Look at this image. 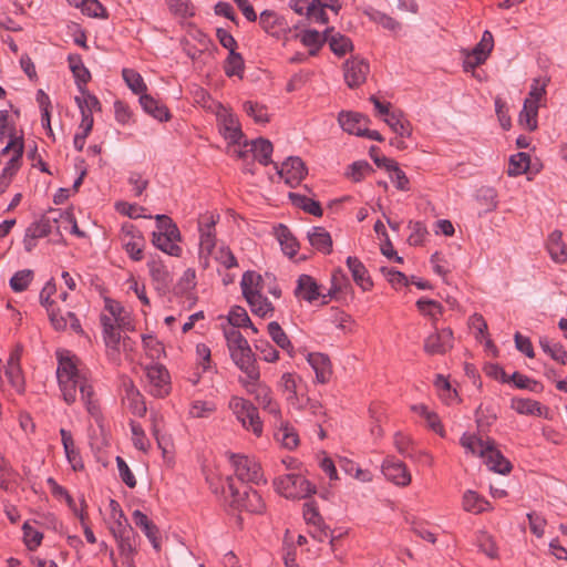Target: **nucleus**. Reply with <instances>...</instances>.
Segmentation results:
<instances>
[{"mask_svg": "<svg viewBox=\"0 0 567 567\" xmlns=\"http://www.w3.org/2000/svg\"><path fill=\"white\" fill-rule=\"evenodd\" d=\"M262 278L259 274L248 270L244 272L240 281L243 296L247 298L249 293H257L262 290Z\"/></svg>", "mask_w": 567, "mask_h": 567, "instance_id": "nucleus-41", "label": "nucleus"}, {"mask_svg": "<svg viewBox=\"0 0 567 567\" xmlns=\"http://www.w3.org/2000/svg\"><path fill=\"white\" fill-rule=\"evenodd\" d=\"M275 234H276V237L281 246L284 254L287 255L288 257L292 258L297 254V250L299 248V243L296 239V237L292 235L290 229L286 225L279 224L275 228Z\"/></svg>", "mask_w": 567, "mask_h": 567, "instance_id": "nucleus-29", "label": "nucleus"}, {"mask_svg": "<svg viewBox=\"0 0 567 567\" xmlns=\"http://www.w3.org/2000/svg\"><path fill=\"white\" fill-rule=\"evenodd\" d=\"M101 323L103 327V340L107 348L118 351L121 342V333L117 327L113 323L112 319L107 316L101 317Z\"/></svg>", "mask_w": 567, "mask_h": 567, "instance_id": "nucleus-34", "label": "nucleus"}, {"mask_svg": "<svg viewBox=\"0 0 567 567\" xmlns=\"http://www.w3.org/2000/svg\"><path fill=\"white\" fill-rule=\"evenodd\" d=\"M538 104L532 99H525L523 110L519 113V123L524 124L528 131L537 128Z\"/></svg>", "mask_w": 567, "mask_h": 567, "instance_id": "nucleus-38", "label": "nucleus"}, {"mask_svg": "<svg viewBox=\"0 0 567 567\" xmlns=\"http://www.w3.org/2000/svg\"><path fill=\"white\" fill-rule=\"evenodd\" d=\"M434 385L440 391V395L446 403L450 404L457 398L456 391H452L451 383L444 375L437 374L434 381Z\"/></svg>", "mask_w": 567, "mask_h": 567, "instance_id": "nucleus-55", "label": "nucleus"}, {"mask_svg": "<svg viewBox=\"0 0 567 567\" xmlns=\"http://www.w3.org/2000/svg\"><path fill=\"white\" fill-rule=\"evenodd\" d=\"M150 275L158 291L166 292L173 281L172 275L167 267L159 259L152 258L147 262Z\"/></svg>", "mask_w": 567, "mask_h": 567, "instance_id": "nucleus-19", "label": "nucleus"}, {"mask_svg": "<svg viewBox=\"0 0 567 567\" xmlns=\"http://www.w3.org/2000/svg\"><path fill=\"white\" fill-rule=\"evenodd\" d=\"M136 537H137L136 532H133L131 534L124 535V536L115 539L117 543L120 555L136 554V551H137Z\"/></svg>", "mask_w": 567, "mask_h": 567, "instance_id": "nucleus-61", "label": "nucleus"}, {"mask_svg": "<svg viewBox=\"0 0 567 567\" xmlns=\"http://www.w3.org/2000/svg\"><path fill=\"white\" fill-rule=\"evenodd\" d=\"M509 381H513L515 386L518 389H527L533 392H538L542 389V385L539 382L519 373L514 372L509 378Z\"/></svg>", "mask_w": 567, "mask_h": 567, "instance_id": "nucleus-64", "label": "nucleus"}, {"mask_svg": "<svg viewBox=\"0 0 567 567\" xmlns=\"http://www.w3.org/2000/svg\"><path fill=\"white\" fill-rule=\"evenodd\" d=\"M228 321L234 329L245 328L250 323V318L243 307L235 306L229 311Z\"/></svg>", "mask_w": 567, "mask_h": 567, "instance_id": "nucleus-58", "label": "nucleus"}, {"mask_svg": "<svg viewBox=\"0 0 567 567\" xmlns=\"http://www.w3.org/2000/svg\"><path fill=\"white\" fill-rule=\"evenodd\" d=\"M303 518L308 525L320 527L323 523L315 502L308 501L303 504Z\"/></svg>", "mask_w": 567, "mask_h": 567, "instance_id": "nucleus-63", "label": "nucleus"}, {"mask_svg": "<svg viewBox=\"0 0 567 567\" xmlns=\"http://www.w3.org/2000/svg\"><path fill=\"white\" fill-rule=\"evenodd\" d=\"M82 11L93 18L106 19L109 17L106 8L97 0H83Z\"/></svg>", "mask_w": 567, "mask_h": 567, "instance_id": "nucleus-60", "label": "nucleus"}, {"mask_svg": "<svg viewBox=\"0 0 567 567\" xmlns=\"http://www.w3.org/2000/svg\"><path fill=\"white\" fill-rule=\"evenodd\" d=\"M130 426L134 446L140 451L146 452L150 447V441L147 440L143 427L140 423L134 421L130 423Z\"/></svg>", "mask_w": 567, "mask_h": 567, "instance_id": "nucleus-56", "label": "nucleus"}, {"mask_svg": "<svg viewBox=\"0 0 567 567\" xmlns=\"http://www.w3.org/2000/svg\"><path fill=\"white\" fill-rule=\"evenodd\" d=\"M42 217L44 219H49V224L53 228L59 230L61 226L66 228V226L64 225L65 221H72V212H70V210H61V209H50Z\"/></svg>", "mask_w": 567, "mask_h": 567, "instance_id": "nucleus-51", "label": "nucleus"}, {"mask_svg": "<svg viewBox=\"0 0 567 567\" xmlns=\"http://www.w3.org/2000/svg\"><path fill=\"white\" fill-rule=\"evenodd\" d=\"M539 346L542 350L547 353L553 360L566 364L567 352L559 342H554L547 337L539 338Z\"/></svg>", "mask_w": 567, "mask_h": 567, "instance_id": "nucleus-40", "label": "nucleus"}, {"mask_svg": "<svg viewBox=\"0 0 567 567\" xmlns=\"http://www.w3.org/2000/svg\"><path fill=\"white\" fill-rule=\"evenodd\" d=\"M530 164V157L527 153L519 152L509 157L507 173L509 176L522 175L527 172Z\"/></svg>", "mask_w": 567, "mask_h": 567, "instance_id": "nucleus-43", "label": "nucleus"}, {"mask_svg": "<svg viewBox=\"0 0 567 567\" xmlns=\"http://www.w3.org/2000/svg\"><path fill=\"white\" fill-rule=\"evenodd\" d=\"M370 71L369 63L360 58H352L343 65L344 80L350 89L360 86L365 82Z\"/></svg>", "mask_w": 567, "mask_h": 567, "instance_id": "nucleus-14", "label": "nucleus"}, {"mask_svg": "<svg viewBox=\"0 0 567 567\" xmlns=\"http://www.w3.org/2000/svg\"><path fill=\"white\" fill-rule=\"evenodd\" d=\"M332 30V28H328L323 31L322 34L313 29L305 30L300 34V41L305 47H308L310 49L309 53L311 55H316L321 49V47L326 43L327 34L331 33Z\"/></svg>", "mask_w": 567, "mask_h": 567, "instance_id": "nucleus-30", "label": "nucleus"}, {"mask_svg": "<svg viewBox=\"0 0 567 567\" xmlns=\"http://www.w3.org/2000/svg\"><path fill=\"white\" fill-rule=\"evenodd\" d=\"M462 505L464 511L480 514L488 508L489 503L476 492L468 489L463 495Z\"/></svg>", "mask_w": 567, "mask_h": 567, "instance_id": "nucleus-39", "label": "nucleus"}, {"mask_svg": "<svg viewBox=\"0 0 567 567\" xmlns=\"http://www.w3.org/2000/svg\"><path fill=\"white\" fill-rule=\"evenodd\" d=\"M228 406L245 430L251 432L257 437L262 435L264 424L258 409L252 402L240 396H233L229 400Z\"/></svg>", "mask_w": 567, "mask_h": 567, "instance_id": "nucleus-3", "label": "nucleus"}, {"mask_svg": "<svg viewBox=\"0 0 567 567\" xmlns=\"http://www.w3.org/2000/svg\"><path fill=\"white\" fill-rule=\"evenodd\" d=\"M511 406L518 414L547 417L548 409L542 405L538 401L532 399L514 398Z\"/></svg>", "mask_w": 567, "mask_h": 567, "instance_id": "nucleus-27", "label": "nucleus"}, {"mask_svg": "<svg viewBox=\"0 0 567 567\" xmlns=\"http://www.w3.org/2000/svg\"><path fill=\"white\" fill-rule=\"evenodd\" d=\"M60 435L65 452V456L72 470L75 472L82 471L84 468V464L80 455V452L75 449L71 432L65 429H61Z\"/></svg>", "mask_w": 567, "mask_h": 567, "instance_id": "nucleus-22", "label": "nucleus"}, {"mask_svg": "<svg viewBox=\"0 0 567 567\" xmlns=\"http://www.w3.org/2000/svg\"><path fill=\"white\" fill-rule=\"evenodd\" d=\"M244 110L256 123L265 124L269 121L265 106L258 103L247 101L244 103Z\"/></svg>", "mask_w": 567, "mask_h": 567, "instance_id": "nucleus-59", "label": "nucleus"}, {"mask_svg": "<svg viewBox=\"0 0 567 567\" xmlns=\"http://www.w3.org/2000/svg\"><path fill=\"white\" fill-rule=\"evenodd\" d=\"M23 539L29 550H35L43 539L42 533L34 529L29 523L23 524Z\"/></svg>", "mask_w": 567, "mask_h": 567, "instance_id": "nucleus-53", "label": "nucleus"}, {"mask_svg": "<svg viewBox=\"0 0 567 567\" xmlns=\"http://www.w3.org/2000/svg\"><path fill=\"white\" fill-rule=\"evenodd\" d=\"M249 295L250 296H247V298L245 299L248 302L250 310L254 315L261 318L272 316L275 308L272 303L268 300V298L262 295L261 291Z\"/></svg>", "mask_w": 567, "mask_h": 567, "instance_id": "nucleus-32", "label": "nucleus"}, {"mask_svg": "<svg viewBox=\"0 0 567 567\" xmlns=\"http://www.w3.org/2000/svg\"><path fill=\"white\" fill-rule=\"evenodd\" d=\"M288 197L296 207L303 209L306 213L316 217L322 216L323 210L319 202L298 193H289Z\"/></svg>", "mask_w": 567, "mask_h": 567, "instance_id": "nucleus-37", "label": "nucleus"}, {"mask_svg": "<svg viewBox=\"0 0 567 567\" xmlns=\"http://www.w3.org/2000/svg\"><path fill=\"white\" fill-rule=\"evenodd\" d=\"M372 172L373 168L367 161H357L349 165L346 175L353 182L358 183Z\"/></svg>", "mask_w": 567, "mask_h": 567, "instance_id": "nucleus-47", "label": "nucleus"}, {"mask_svg": "<svg viewBox=\"0 0 567 567\" xmlns=\"http://www.w3.org/2000/svg\"><path fill=\"white\" fill-rule=\"evenodd\" d=\"M416 307L423 315L431 317L434 321L436 320V315H441L443 311L440 302L426 298L419 299Z\"/></svg>", "mask_w": 567, "mask_h": 567, "instance_id": "nucleus-54", "label": "nucleus"}, {"mask_svg": "<svg viewBox=\"0 0 567 567\" xmlns=\"http://www.w3.org/2000/svg\"><path fill=\"white\" fill-rule=\"evenodd\" d=\"M347 266L352 275L354 282L363 290L368 291L372 288L373 282L369 276L365 266L359 258L349 256L347 258Z\"/></svg>", "mask_w": 567, "mask_h": 567, "instance_id": "nucleus-21", "label": "nucleus"}, {"mask_svg": "<svg viewBox=\"0 0 567 567\" xmlns=\"http://www.w3.org/2000/svg\"><path fill=\"white\" fill-rule=\"evenodd\" d=\"M140 104L145 113L161 122H166L171 118L167 107L159 101L155 100L152 95L146 93L142 94L140 96Z\"/></svg>", "mask_w": 567, "mask_h": 567, "instance_id": "nucleus-25", "label": "nucleus"}, {"mask_svg": "<svg viewBox=\"0 0 567 567\" xmlns=\"http://www.w3.org/2000/svg\"><path fill=\"white\" fill-rule=\"evenodd\" d=\"M137 238L134 239H125L122 238L123 248L130 258L134 261H140L143 259V250L145 247V239L143 235H136Z\"/></svg>", "mask_w": 567, "mask_h": 567, "instance_id": "nucleus-44", "label": "nucleus"}, {"mask_svg": "<svg viewBox=\"0 0 567 567\" xmlns=\"http://www.w3.org/2000/svg\"><path fill=\"white\" fill-rule=\"evenodd\" d=\"M244 59L240 53L231 51L224 64V71L227 76H239L243 78L244 73Z\"/></svg>", "mask_w": 567, "mask_h": 567, "instance_id": "nucleus-45", "label": "nucleus"}, {"mask_svg": "<svg viewBox=\"0 0 567 567\" xmlns=\"http://www.w3.org/2000/svg\"><path fill=\"white\" fill-rule=\"evenodd\" d=\"M69 68L73 73L75 83L80 92H85V85L91 80V73L87 68L83 64L80 54H69L68 56Z\"/></svg>", "mask_w": 567, "mask_h": 567, "instance_id": "nucleus-24", "label": "nucleus"}, {"mask_svg": "<svg viewBox=\"0 0 567 567\" xmlns=\"http://www.w3.org/2000/svg\"><path fill=\"white\" fill-rule=\"evenodd\" d=\"M384 122L390 126V128L401 137L410 136L412 133V127L410 122L404 117L403 113L400 111H393L391 114H388L384 117Z\"/></svg>", "mask_w": 567, "mask_h": 567, "instance_id": "nucleus-36", "label": "nucleus"}, {"mask_svg": "<svg viewBox=\"0 0 567 567\" xmlns=\"http://www.w3.org/2000/svg\"><path fill=\"white\" fill-rule=\"evenodd\" d=\"M307 236L310 245L318 251L324 255L332 251V238L323 227H312Z\"/></svg>", "mask_w": 567, "mask_h": 567, "instance_id": "nucleus-28", "label": "nucleus"}, {"mask_svg": "<svg viewBox=\"0 0 567 567\" xmlns=\"http://www.w3.org/2000/svg\"><path fill=\"white\" fill-rule=\"evenodd\" d=\"M338 122L343 131L360 136L370 121L361 113L341 111L338 115Z\"/></svg>", "mask_w": 567, "mask_h": 567, "instance_id": "nucleus-18", "label": "nucleus"}, {"mask_svg": "<svg viewBox=\"0 0 567 567\" xmlns=\"http://www.w3.org/2000/svg\"><path fill=\"white\" fill-rule=\"evenodd\" d=\"M225 338L229 352L250 347L247 339L237 329L225 330Z\"/></svg>", "mask_w": 567, "mask_h": 567, "instance_id": "nucleus-50", "label": "nucleus"}, {"mask_svg": "<svg viewBox=\"0 0 567 567\" xmlns=\"http://www.w3.org/2000/svg\"><path fill=\"white\" fill-rule=\"evenodd\" d=\"M453 339L451 328L436 329L424 340L423 349L430 355L445 354L453 348Z\"/></svg>", "mask_w": 567, "mask_h": 567, "instance_id": "nucleus-12", "label": "nucleus"}, {"mask_svg": "<svg viewBox=\"0 0 567 567\" xmlns=\"http://www.w3.org/2000/svg\"><path fill=\"white\" fill-rule=\"evenodd\" d=\"M276 491L286 498H306L316 493V487L299 474H287L274 481Z\"/></svg>", "mask_w": 567, "mask_h": 567, "instance_id": "nucleus-4", "label": "nucleus"}, {"mask_svg": "<svg viewBox=\"0 0 567 567\" xmlns=\"http://www.w3.org/2000/svg\"><path fill=\"white\" fill-rule=\"evenodd\" d=\"M365 14L370 18V20L381 24L386 30L395 31L401 28L400 22L379 10L371 9L365 11Z\"/></svg>", "mask_w": 567, "mask_h": 567, "instance_id": "nucleus-48", "label": "nucleus"}, {"mask_svg": "<svg viewBox=\"0 0 567 567\" xmlns=\"http://www.w3.org/2000/svg\"><path fill=\"white\" fill-rule=\"evenodd\" d=\"M267 330L272 341L292 357L293 346L281 326L277 321H271L268 323Z\"/></svg>", "mask_w": 567, "mask_h": 567, "instance_id": "nucleus-35", "label": "nucleus"}, {"mask_svg": "<svg viewBox=\"0 0 567 567\" xmlns=\"http://www.w3.org/2000/svg\"><path fill=\"white\" fill-rule=\"evenodd\" d=\"M230 463L235 471L236 477L243 483L260 484L266 482L261 472L260 464L248 456L231 454Z\"/></svg>", "mask_w": 567, "mask_h": 567, "instance_id": "nucleus-7", "label": "nucleus"}, {"mask_svg": "<svg viewBox=\"0 0 567 567\" xmlns=\"http://www.w3.org/2000/svg\"><path fill=\"white\" fill-rule=\"evenodd\" d=\"M278 175L285 179L290 187H296L307 175V168L300 157H288L279 167L275 164Z\"/></svg>", "mask_w": 567, "mask_h": 567, "instance_id": "nucleus-11", "label": "nucleus"}, {"mask_svg": "<svg viewBox=\"0 0 567 567\" xmlns=\"http://www.w3.org/2000/svg\"><path fill=\"white\" fill-rule=\"evenodd\" d=\"M326 7L327 3H323V1L312 0L307 4V16L315 22L326 24L329 21L328 14L324 11Z\"/></svg>", "mask_w": 567, "mask_h": 567, "instance_id": "nucleus-49", "label": "nucleus"}, {"mask_svg": "<svg viewBox=\"0 0 567 567\" xmlns=\"http://www.w3.org/2000/svg\"><path fill=\"white\" fill-rule=\"evenodd\" d=\"M33 278V272L29 269L17 271L10 279V287L16 292L24 291Z\"/></svg>", "mask_w": 567, "mask_h": 567, "instance_id": "nucleus-52", "label": "nucleus"}, {"mask_svg": "<svg viewBox=\"0 0 567 567\" xmlns=\"http://www.w3.org/2000/svg\"><path fill=\"white\" fill-rule=\"evenodd\" d=\"M122 75H123V79H124L125 83L127 84V86L135 94H140V96L142 94H144V92L146 91V85L144 83L143 78L141 76V74L138 72H136L133 69H123Z\"/></svg>", "mask_w": 567, "mask_h": 567, "instance_id": "nucleus-46", "label": "nucleus"}, {"mask_svg": "<svg viewBox=\"0 0 567 567\" xmlns=\"http://www.w3.org/2000/svg\"><path fill=\"white\" fill-rule=\"evenodd\" d=\"M227 487L233 498V504L238 508H244L250 513H264L266 505L260 494L251 487H245L240 492L234 484L233 477H227Z\"/></svg>", "mask_w": 567, "mask_h": 567, "instance_id": "nucleus-5", "label": "nucleus"}, {"mask_svg": "<svg viewBox=\"0 0 567 567\" xmlns=\"http://www.w3.org/2000/svg\"><path fill=\"white\" fill-rule=\"evenodd\" d=\"M326 42L329 43L331 51L338 56H342L352 50L351 40L341 33H334L331 35L328 33Z\"/></svg>", "mask_w": 567, "mask_h": 567, "instance_id": "nucleus-42", "label": "nucleus"}, {"mask_svg": "<svg viewBox=\"0 0 567 567\" xmlns=\"http://www.w3.org/2000/svg\"><path fill=\"white\" fill-rule=\"evenodd\" d=\"M53 227L49 224V219L41 217L38 221L32 223L25 230L23 238L24 249L30 252L37 246L39 238L47 237L53 231Z\"/></svg>", "mask_w": 567, "mask_h": 567, "instance_id": "nucleus-17", "label": "nucleus"}, {"mask_svg": "<svg viewBox=\"0 0 567 567\" xmlns=\"http://www.w3.org/2000/svg\"><path fill=\"white\" fill-rule=\"evenodd\" d=\"M308 363L316 372V379L319 383H326L331 375V363L327 354L313 352L308 354Z\"/></svg>", "mask_w": 567, "mask_h": 567, "instance_id": "nucleus-23", "label": "nucleus"}, {"mask_svg": "<svg viewBox=\"0 0 567 567\" xmlns=\"http://www.w3.org/2000/svg\"><path fill=\"white\" fill-rule=\"evenodd\" d=\"M259 24L264 31L275 38H280L286 30V22L282 17L271 10H264L259 17Z\"/></svg>", "mask_w": 567, "mask_h": 567, "instance_id": "nucleus-20", "label": "nucleus"}, {"mask_svg": "<svg viewBox=\"0 0 567 567\" xmlns=\"http://www.w3.org/2000/svg\"><path fill=\"white\" fill-rule=\"evenodd\" d=\"M220 131L223 132L225 138L233 144H238L244 137L239 121L231 113L223 115Z\"/></svg>", "mask_w": 567, "mask_h": 567, "instance_id": "nucleus-31", "label": "nucleus"}, {"mask_svg": "<svg viewBox=\"0 0 567 567\" xmlns=\"http://www.w3.org/2000/svg\"><path fill=\"white\" fill-rule=\"evenodd\" d=\"M478 456L484 458L486 466L495 473L506 475L512 471L511 462L495 446V442L491 439H487V446L478 451Z\"/></svg>", "mask_w": 567, "mask_h": 567, "instance_id": "nucleus-10", "label": "nucleus"}, {"mask_svg": "<svg viewBox=\"0 0 567 567\" xmlns=\"http://www.w3.org/2000/svg\"><path fill=\"white\" fill-rule=\"evenodd\" d=\"M245 147L249 146L247 150H240L237 152V156L241 159H246L249 153H252L254 159L258 161L261 165L268 166L272 163L271 155L274 151V146L271 142L264 137H258L250 142H245Z\"/></svg>", "mask_w": 567, "mask_h": 567, "instance_id": "nucleus-13", "label": "nucleus"}, {"mask_svg": "<svg viewBox=\"0 0 567 567\" xmlns=\"http://www.w3.org/2000/svg\"><path fill=\"white\" fill-rule=\"evenodd\" d=\"M382 473L386 480L398 486H408L411 483V474L406 465L393 456H388L383 461Z\"/></svg>", "mask_w": 567, "mask_h": 567, "instance_id": "nucleus-15", "label": "nucleus"}, {"mask_svg": "<svg viewBox=\"0 0 567 567\" xmlns=\"http://www.w3.org/2000/svg\"><path fill=\"white\" fill-rule=\"evenodd\" d=\"M56 378L65 403L73 404L76 401L79 390L81 401L87 413L95 420L101 417L102 413L93 385L85 373L78 368L75 358L70 357L69 352H66V355H59Z\"/></svg>", "mask_w": 567, "mask_h": 567, "instance_id": "nucleus-1", "label": "nucleus"}, {"mask_svg": "<svg viewBox=\"0 0 567 567\" xmlns=\"http://www.w3.org/2000/svg\"><path fill=\"white\" fill-rule=\"evenodd\" d=\"M135 532L133 527L128 524L124 513L122 509H118V517L114 519L113 525L111 526V533L114 538H120L124 535L131 534Z\"/></svg>", "mask_w": 567, "mask_h": 567, "instance_id": "nucleus-57", "label": "nucleus"}, {"mask_svg": "<svg viewBox=\"0 0 567 567\" xmlns=\"http://www.w3.org/2000/svg\"><path fill=\"white\" fill-rule=\"evenodd\" d=\"M230 357L237 368L246 375L245 378L240 379L241 383L243 381L259 380V368L250 347L230 352Z\"/></svg>", "mask_w": 567, "mask_h": 567, "instance_id": "nucleus-9", "label": "nucleus"}, {"mask_svg": "<svg viewBox=\"0 0 567 567\" xmlns=\"http://www.w3.org/2000/svg\"><path fill=\"white\" fill-rule=\"evenodd\" d=\"M296 298L302 299L309 303L316 301L320 296V286L310 275L302 274L297 279L293 291Z\"/></svg>", "mask_w": 567, "mask_h": 567, "instance_id": "nucleus-16", "label": "nucleus"}, {"mask_svg": "<svg viewBox=\"0 0 567 567\" xmlns=\"http://www.w3.org/2000/svg\"><path fill=\"white\" fill-rule=\"evenodd\" d=\"M157 231L152 233L153 245L169 256L178 257L182 248L177 245L182 236L177 225L167 215H156Z\"/></svg>", "mask_w": 567, "mask_h": 567, "instance_id": "nucleus-2", "label": "nucleus"}, {"mask_svg": "<svg viewBox=\"0 0 567 567\" xmlns=\"http://www.w3.org/2000/svg\"><path fill=\"white\" fill-rule=\"evenodd\" d=\"M150 393L155 398H164L169 393V373L163 364H151L146 368Z\"/></svg>", "mask_w": 567, "mask_h": 567, "instance_id": "nucleus-8", "label": "nucleus"}, {"mask_svg": "<svg viewBox=\"0 0 567 567\" xmlns=\"http://www.w3.org/2000/svg\"><path fill=\"white\" fill-rule=\"evenodd\" d=\"M246 391L254 396L257 404L276 420L281 419V410L277 401L272 396L271 389L258 381H243Z\"/></svg>", "mask_w": 567, "mask_h": 567, "instance_id": "nucleus-6", "label": "nucleus"}, {"mask_svg": "<svg viewBox=\"0 0 567 567\" xmlns=\"http://www.w3.org/2000/svg\"><path fill=\"white\" fill-rule=\"evenodd\" d=\"M132 518L134 524L144 532L153 547L159 549L158 528L156 525L140 509L133 512Z\"/></svg>", "mask_w": 567, "mask_h": 567, "instance_id": "nucleus-26", "label": "nucleus"}, {"mask_svg": "<svg viewBox=\"0 0 567 567\" xmlns=\"http://www.w3.org/2000/svg\"><path fill=\"white\" fill-rule=\"evenodd\" d=\"M301 383V379L293 373H284L281 375L279 388L286 394L287 401L295 405L296 401H298V389Z\"/></svg>", "mask_w": 567, "mask_h": 567, "instance_id": "nucleus-33", "label": "nucleus"}, {"mask_svg": "<svg viewBox=\"0 0 567 567\" xmlns=\"http://www.w3.org/2000/svg\"><path fill=\"white\" fill-rule=\"evenodd\" d=\"M255 348L260 352L262 360L276 362L279 359V352L266 339L255 341Z\"/></svg>", "mask_w": 567, "mask_h": 567, "instance_id": "nucleus-62", "label": "nucleus"}]
</instances>
